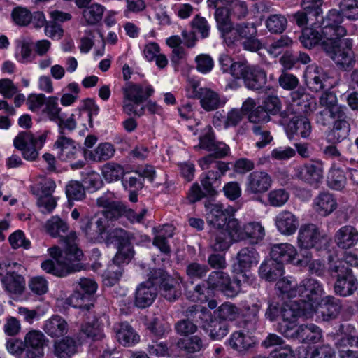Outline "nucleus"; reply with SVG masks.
<instances>
[{
    "label": "nucleus",
    "instance_id": "55",
    "mask_svg": "<svg viewBox=\"0 0 358 358\" xmlns=\"http://www.w3.org/2000/svg\"><path fill=\"white\" fill-rule=\"evenodd\" d=\"M209 268L206 264H200L196 262L187 264L185 273L188 278L192 280H201L204 278L208 272Z\"/></svg>",
    "mask_w": 358,
    "mask_h": 358
},
{
    "label": "nucleus",
    "instance_id": "47",
    "mask_svg": "<svg viewBox=\"0 0 358 358\" xmlns=\"http://www.w3.org/2000/svg\"><path fill=\"white\" fill-rule=\"evenodd\" d=\"M177 345L188 353L199 352L206 347L203 340L198 335L181 338L178 341Z\"/></svg>",
    "mask_w": 358,
    "mask_h": 358
},
{
    "label": "nucleus",
    "instance_id": "28",
    "mask_svg": "<svg viewBox=\"0 0 358 358\" xmlns=\"http://www.w3.org/2000/svg\"><path fill=\"white\" fill-rule=\"evenodd\" d=\"M305 78L308 87L317 92L324 88V83L328 78V75L322 68L311 65L306 70Z\"/></svg>",
    "mask_w": 358,
    "mask_h": 358
},
{
    "label": "nucleus",
    "instance_id": "45",
    "mask_svg": "<svg viewBox=\"0 0 358 358\" xmlns=\"http://www.w3.org/2000/svg\"><path fill=\"white\" fill-rule=\"evenodd\" d=\"M260 308L261 305L257 303L252 304V306L245 308V313L243 320V327L250 333H252L257 328L258 313Z\"/></svg>",
    "mask_w": 358,
    "mask_h": 358
},
{
    "label": "nucleus",
    "instance_id": "9",
    "mask_svg": "<svg viewBox=\"0 0 358 358\" xmlns=\"http://www.w3.org/2000/svg\"><path fill=\"white\" fill-rule=\"evenodd\" d=\"M150 280H152L155 286L160 287L161 294L168 301H173L181 295V287L178 280L169 275L162 269L150 271Z\"/></svg>",
    "mask_w": 358,
    "mask_h": 358
},
{
    "label": "nucleus",
    "instance_id": "23",
    "mask_svg": "<svg viewBox=\"0 0 358 358\" xmlns=\"http://www.w3.org/2000/svg\"><path fill=\"white\" fill-rule=\"evenodd\" d=\"M315 308L324 321H329L336 318L339 315L341 305L338 299L329 295L321 298Z\"/></svg>",
    "mask_w": 358,
    "mask_h": 358
},
{
    "label": "nucleus",
    "instance_id": "17",
    "mask_svg": "<svg viewBox=\"0 0 358 358\" xmlns=\"http://www.w3.org/2000/svg\"><path fill=\"white\" fill-rule=\"evenodd\" d=\"M272 184L271 177L265 171L250 173L245 180V192L248 194H262L267 192Z\"/></svg>",
    "mask_w": 358,
    "mask_h": 358
},
{
    "label": "nucleus",
    "instance_id": "54",
    "mask_svg": "<svg viewBox=\"0 0 358 358\" xmlns=\"http://www.w3.org/2000/svg\"><path fill=\"white\" fill-rule=\"evenodd\" d=\"M295 306L296 304H292L291 306H286L282 308V322H296L299 317L310 313V311L306 310L301 303L299 307L296 308Z\"/></svg>",
    "mask_w": 358,
    "mask_h": 358
},
{
    "label": "nucleus",
    "instance_id": "41",
    "mask_svg": "<svg viewBox=\"0 0 358 358\" xmlns=\"http://www.w3.org/2000/svg\"><path fill=\"white\" fill-rule=\"evenodd\" d=\"M322 338L321 329L314 324H301L298 340L301 343H317Z\"/></svg>",
    "mask_w": 358,
    "mask_h": 358
},
{
    "label": "nucleus",
    "instance_id": "44",
    "mask_svg": "<svg viewBox=\"0 0 358 358\" xmlns=\"http://www.w3.org/2000/svg\"><path fill=\"white\" fill-rule=\"evenodd\" d=\"M67 331L66 322L59 315L53 316L46 322V334L52 337L62 336Z\"/></svg>",
    "mask_w": 358,
    "mask_h": 358
},
{
    "label": "nucleus",
    "instance_id": "56",
    "mask_svg": "<svg viewBox=\"0 0 358 358\" xmlns=\"http://www.w3.org/2000/svg\"><path fill=\"white\" fill-rule=\"evenodd\" d=\"M215 134L211 126H206L202 131L199 136V143L194 146V149L198 148L203 149L207 151L213 150V146L216 143Z\"/></svg>",
    "mask_w": 358,
    "mask_h": 358
},
{
    "label": "nucleus",
    "instance_id": "27",
    "mask_svg": "<svg viewBox=\"0 0 358 358\" xmlns=\"http://www.w3.org/2000/svg\"><path fill=\"white\" fill-rule=\"evenodd\" d=\"M51 20L46 21V35L53 39H59L63 34L60 23L69 20L71 15L69 13L54 10L50 13Z\"/></svg>",
    "mask_w": 358,
    "mask_h": 358
},
{
    "label": "nucleus",
    "instance_id": "8",
    "mask_svg": "<svg viewBox=\"0 0 358 358\" xmlns=\"http://www.w3.org/2000/svg\"><path fill=\"white\" fill-rule=\"evenodd\" d=\"M235 79H241L246 88L258 91L264 87L267 81L266 71L259 66L251 65L243 61Z\"/></svg>",
    "mask_w": 358,
    "mask_h": 358
},
{
    "label": "nucleus",
    "instance_id": "26",
    "mask_svg": "<svg viewBox=\"0 0 358 358\" xmlns=\"http://www.w3.org/2000/svg\"><path fill=\"white\" fill-rule=\"evenodd\" d=\"M334 238L340 248H351L358 243V230L351 225L343 226L336 232Z\"/></svg>",
    "mask_w": 358,
    "mask_h": 358
},
{
    "label": "nucleus",
    "instance_id": "51",
    "mask_svg": "<svg viewBox=\"0 0 358 358\" xmlns=\"http://www.w3.org/2000/svg\"><path fill=\"white\" fill-rule=\"evenodd\" d=\"M328 273L336 280L341 279L352 273L350 267L347 266L346 262L341 259L331 261L329 264Z\"/></svg>",
    "mask_w": 358,
    "mask_h": 358
},
{
    "label": "nucleus",
    "instance_id": "31",
    "mask_svg": "<svg viewBox=\"0 0 358 358\" xmlns=\"http://www.w3.org/2000/svg\"><path fill=\"white\" fill-rule=\"evenodd\" d=\"M287 131L291 134L307 138L312 131L311 124L307 118L293 115L287 124Z\"/></svg>",
    "mask_w": 358,
    "mask_h": 358
},
{
    "label": "nucleus",
    "instance_id": "1",
    "mask_svg": "<svg viewBox=\"0 0 358 358\" xmlns=\"http://www.w3.org/2000/svg\"><path fill=\"white\" fill-rule=\"evenodd\" d=\"M64 241L66 245L64 256L62 255L59 248L55 246L48 250L51 259L46 260V272L59 277L84 269V265L80 262L83 253L78 248L76 233L71 231Z\"/></svg>",
    "mask_w": 358,
    "mask_h": 358
},
{
    "label": "nucleus",
    "instance_id": "43",
    "mask_svg": "<svg viewBox=\"0 0 358 358\" xmlns=\"http://www.w3.org/2000/svg\"><path fill=\"white\" fill-rule=\"evenodd\" d=\"M115 149L110 143H100L95 149L90 151V159L96 162L106 161L112 158L115 155Z\"/></svg>",
    "mask_w": 358,
    "mask_h": 358
},
{
    "label": "nucleus",
    "instance_id": "18",
    "mask_svg": "<svg viewBox=\"0 0 358 358\" xmlns=\"http://www.w3.org/2000/svg\"><path fill=\"white\" fill-rule=\"evenodd\" d=\"M103 220L100 217H83L80 222V229L87 239L92 242H100L106 231Z\"/></svg>",
    "mask_w": 358,
    "mask_h": 358
},
{
    "label": "nucleus",
    "instance_id": "63",
    "mask_svg": "<svg viewBox=\"0 0 358 358\" xmlns=\"http://www.w3.org/2000/svg\"><path fill=\"white\" fill-rule=\"evenodd\" d=\"M13 22L21 27H26L31 23L32 14L26 8L16 7L11 13Z\"/></svg>",
    "mask_w": 358,
    "mask_h": 358
},
{
    "label": "nucleus",
    "instance_id": "3",
    "mask_svg": "<svg viewBox=\"0 0 358 358\" xmlns=\"http://www.w3.org/2000/svg\"><path fill=\"white\" fill-rule=\"evenodd\" d=\"M58 101L56 96L46 99V118L58 126L59 136L55 142V146L62 148L71 144V138L64 136V130L73 131L76 128V122L73 114L66 118V115L62 113Z\"/></svg>",
    "mask_w": 358,
    "mask_h": 358
},
{
    "label": "nucleus",
    "instance_id": "6",
    "mask_svg": "<svg viewBox=\"0 0 358 358\" xmlns=\"http://www.w3.org/2000/svg\"><path fill=\"white\" fill-rule=\"evenodd\" d=\"M206 283L208 289L220 292L230 298L236 296L245 287L242 280L237 278L232 280L227 273L222 271H212Z\"/></svg>",
    "mask_w": 358,
    "mask_h": 358
},
{
    "label": "nucleus",
    "instance_id": "48",
    "mask_svg": "<svg viewBox=\"0 0 358 358\" xmlns=\"http://www.w3.org/2000/svg\"><path fill=\"white\" fill-rule=\"evenodd\" d=\"M275 287L282 297L289 299L297 297L298 285L292 277L280 279Z\"/></svg>",
    "mask_w": 358,
    "mask_h": 358
},
{
    "label": "nucleus",
    "instance_id": "60",
    "mask_svg": "<svg viewBox=\"0 0 358 358\" xmlns=\"http://www.w3.org/2000/svg\"><path fill=\"white\" fill-rule=\"evenodd\" d=\"M219 31L227 46H230L240 41L238 23L234 24L232 22L229 24V26L219 30Z\"/></svg>",
    "mask_w": 358,
    "mask_h": 358
},
{
    "label": "nucleus",
    "instance_id": "37",
    "mask_svg": "<svg viewBox=\"0 0 358 358\" xmlns=\"http://www.w3.org/2000/svg\"><path fill=\"white\" fill-rule=\"evenodd\" d=\"M243 241L248 240L252 245L262 241L265 236L264 227L258 222H250L243 226Z\"/></svg>",
    "mask_w": 358,
    "mask_h": 358
},
{
    "label": "nucleus",
    "instance_id": "25",
    "mask_svg": "<svg viewBox=\"0 0 358 358\" xmlns=\"http://www.w3.org/2000/svg\"><path fill=\"white\" fill-rule=\"evenodd\" d=\"M270 254L271 259L282 264V265L285 263L292 262L298 255L296 249L292 245L287 243L273 245Z\"/></svg>",
    "mask_w": 358,
    "mask_h": 358
},
{
    "label": "nucleus",
    "instance_id": "11",
    "mask_svg": "<svg viewBox=\"0 0 358 358\" xmlns=\"http://www.w3.org/2000/svg\"><path fill=\"white\" fill-rule=\"evenodd\" d=\"M43 136L35 138L31 133L22 131L14 138V147L20 150L27 160H35L38 155V150L43 147Z\"/></svg>",
    "mask_w": 358,
    "mask_h": 358
},
{
    "label": "nucleus",
    "instance_id": "12",
    "mask_svg": "<svg viewBox=\"0 0 358 358\" xmlns=\"http://www.w3.org/2000/svg\"><path fill=\"white\" fill-rule=\"evenodd\" d=\"M343 17L341 13L336 9L329 11L321 22V32L324 38L331 41L341 38L346 35V29L341 25Z\"/></svg>",
    "mask_w": 358,
    "mask_h": 358
},
{
    "label": "nucleus",
    "instance_id": "32",
    "mask_svg": "<svg viewBox=\"0 0 358 358\" xmlns=\"http://www.w3.org/2000/svg\"><path fill=\"white\" fill-rule=\"evenodd\" d=\"M201 107L206 111L214 110L222 106V102L218 94L208 88H200L198 92Z\"/></svg>",
    "mask_w": 358,
    "mask_h": 358
},
{
    "label": "nucleus",
    "instance_id": "24",
    "mask_svg": "<svg viewBox=\"0 0 358 358\" xmlns=\"http://www.w3.org/2000/svg\"><path fill=\"white\" fill-rule=\"evenodd\" d=\"M275 224L278 231L285 236L294 234L299 227L298 217L292 212L282 210L275 219Z\"/></svg>",
    "mask_w": 358,
    "mask_h": 358
},
{
    "label": "nucleus",
    "instance_id": "59",
    "mask_svg": "<svg viewBox=\"0 0 358 358\" xmlns=\"http://www.w3.org/2000/svg\"><path fill=\"white\" fill-rule=\"evenodd\" d=\"M208 332L212 340H221L229 332L228 324L224 321L212 320Z\"/></svg>",
    "mask_w": 358,
    "mask_h": 358
},
{
    "label": "nucleus",
    "instance_id": "53",
    "mask_svg": "<svg viewBox=\"0 0 358 358\" xmlns=\"http://www.w3.org/2000/svg\"><path fill=\"white\" fill-rule=\"evenodd\" d=\"M69 229L67 223L58 216H54L46 222V232L52 237L60 236Z\"/></svg>",
    "mask_w": 358,
    "mask_h": 358
},
{
    "label": "nucleus",
    "instance_id": "50",
    "mask_svg": "<svg viewBox=\"0 0 358 358\" xmlns=\"http://www.w3.org/2000/svg\"><path fill=\"white\" fill-rule=\"evenodd\" d=\"M103 12V6L94 3L83 10V16L87 24L94 25L101 20Z\"/></svg>",
    "mask_w": 358,
    "mask_h": 358
},
{
    "label": "nucleus",
    "instance_id": "35",
    "mask_svg": "<svg viewBox=\"0 0 358 358\" xmlns=\"http://www.w3.org/2000/svg\"><path fill=\"white\" fill-rule=\"evenodd\" d=\"M327 182L330 188L336 190L342 189L345 187L346 177L341 164L336 162L332 163L328 173Z\"/></svg>",
    "mask_w": 358,
    "mask_h": 358
},
{
    "label": "nucleus",
    "instance_id": "57",
    "mask_svg": "<svg viewBox=\"0 0 358 358\" xmlns=\"http://www.w3.org/2000/svg\"><path fill=\"white\" fill-rule=\"evenodd\" d=\"M218 62L220 69L223 73H229L234 78H236L238 73L237 69H240L243 61L234 62L229 55H221Z\"/></svg>",
    "mask_w": 358,
    "mask_h": 358
},
{
    "label": "nucleus",
    "instance_id": "64",
    "mask_svg": "<svg viewBox=\"0 0 358 358\" xmlns=\"http://www.w3.org/2000/svg\"><path fill=\"white\" fill-rule=\"evenodd\" d=\"M186 315L194 324H201L203 320H207L210 313L201 306L193 305L187 309Z\"/></svg>",
    "mask_w": 358,
    "mask_h": 358
},
{
    "label": "nucleus",
    "instance_id": "46",
    "mask_svg": "<svg viewBox=\"0 0 358 358\" xmlns=\"http://www.w3.org/2000/svg\"><path fill=\"white\" fill-rule=\"evenodd\" d=\"M101 171L103 178L108 182H116L125 174L124 167L115 162L106 163L103 166Z\"/></svg>",
    "mask_w": 358,
    "mask_h": 358
},
{
    "label": "nucleus",
    "instance_id": "10",
    "mask_svg": "<svg viewBox=\"0 0 358 358\" xmlns=\"http://www.w3.org/2000/svg\"><path fill=\"white\" fill-rule=\"evenodd\" d=\"M259 260V254L252 246L241 248L236 256V262L233 264V272L241 274L243 284L251 283L252 276L246 274L253 266H255Z\"/></svg>",
    "mask_w": 358,
    "mask_h": 358
},
{
    "label": "nucleus",
    "instance_id": "58",
    "mask_svg": "<svg viewBox=\"0 0 358 358\" xmlns=\"http://www.w3.org/2000/svg\"><path fill=\"white\" fill-rule=\"evenodd\" d=\"M251 129L255 136L256 147L263 148L273 141L271 132L265 127L255 124Z\"/></svg>",
    "mask_w": 358,
    "mask_h": 358
},
{
    "label": "nucleus",
    "instance_id": "7",
    "mask_svg": "<svg viewBox=\"0 0 358 358\" xmlns=\"http://www.w3.org/2000/svg\"><path fill=\"white\" fill-rule=\"evenodd\" d=\"M324 293L322 283L315 278H306L298 284V302L310 312L315 309Z\"/></svg>",
    "mask_w": 358,
    "mask_h": 358
},
{
    "label": "nucleus",
    "instance_id": "13",
    "mask_svg": "<svg viewBox=\"0 0 358 358\" xmlns=\"http://www.w3.org/2000/svg\"><path fill=\"white\" fill-rule=\"evenodd\" d=\"M319 103L324 109L317 115V122L322 126L329 124L328 117L348 111L345 106L339 105L336 95L332 92H324L320 97Z\"/></svg>",
    "mask_w": 358,
    "mask_h": 358
},
{
    "label": "nucleus",
    "instance_id": "22",
    "mask_svg": "<svg viewBox=\"0 0 358 358\" xmlns=\"http://www.w3.org/2000/svg\"><path fill=\"white\" fill-rule=\"evenodd\" d=\"M45 336L38 330H31L24 336L27 358H43Z\"/></svg>",
    "mask_w": 358,
    "mask_h": 358
},
{
    "label": "nucleus",
    "instance_id": "34",
    "mask_svg": "<svg viewBox=\"0 0 358 358\" xmlns=\"http://www.w3.org/2000/svg\"><path fill=\"white\" fill-rule=\"evenodd\" d=\"M334 292L341 296L352 295L358 288V281L352 273L343 278L338 279L334 283Z\"/></svg>",
    "mask_w": 358,
    "mask_h": 358
},
{
    "label": "nucleus",
    "instance_id": "4",
    "mask_svg": "<svg viewBox=\"0 0 358 358\" xmlns=\"http://www.w3.org/2000/svg\"><path fill=\"white\" fill-rule=\"evenodd\" d=\"M123 110L128 115L141 116L144 113L145 107L139 109L137 106L145 101L153 93L154 89L150 85H142L127 83L122 88Z\"/></svg>",
    "mask_w": 358,
    "mask_h": 358
},
{
    "label": "nucleus",
    "instance_id": "52",
    "mask_svg": "<svg viewBox=\"0 0 358 358\" xmlns=\"http://www.w3.org/2000/svg\"><path fill=\"white\" fill-rule=\"evenodd\" d=\"M66 194L69 201H81L85 197V189L78 180H71L66 185Z\"/></svg>",
    "mask_w": 358,
    "mask_h": 358
},
{
    "label": "nucleus",
    "instance_id": "36",
    "mask_svg": "<svg viewBox=\"0 0 358 358\" xmlns=\"http://www.w3.org/2000/svg\"><path fill=\"white\" fill-rule=\"evenodd\" d=\"M299 41L304 48L311 49L317 45H320L322 48L323 42L328 40L324 38L321 29L307 27L303 30Z\"/></svg>",
    "mask_w": 358,
    "mask_h": 358
},
{
    "label": "nucleus",
    "instance_id": "42",
    "mask_svg": "<svg viewBox=\"0 0 358 358\" xmlns=\"http://www.w3.org/2000/svg\"><path fill=\"white\" fill-rule=\"evenodd\" d=\"M158 233L159 234L156 235L153 239V245L158 248L162 253L169 255L171 253V248L167 238H171L173 235L172 227L164 225L158 230Z\"/></svg>",
    "mask_w": 358,
    "mask_h": 358
},
{
    "label": "nucleus",
    "instance_id": "62",
    "mask_svg": "<svg viewBox=\"0 0 358 358\" xmlns=\"http://www.w3.org/2000/svg\"><path fill=\"white\" fill-rule=\"evenodd\" d=\"M340 8L343 17L350 20H358V0H343Z\"/></svg>",
    "mask_w": 358,
    "mask_h": 358
},
{
    "label": "nucleus",
    "instance_id": "21",
    "mask_svg": "<svg viewBox=\"0 0 358 358\" xmlns=\"http://www.w3.org/2000/svg\"><path fill=\"white\" fill-rule=\"evenodd\" d=\"M322 238L319 228L314 224H303L298 233V245L301 248H313Z\"/></svg>",
    "mask_w": 358,
    "mask_h": 358
},
{
    "label": "nucleus",
    "instance_id": "14",
    "mask_svg": "<svg viewBox=\"0 0 358 358\" xmlns=\"http://www.w3.org/2000/svg\"><path fill=\"white\" fill-rule=\"evenodd\" d=\"M215 169H210L201 176V183L206 194L214 196L220 186L221 178L229 170V164L224 162H215Z\"/></svg>",
    "mask_w": 358,
    "mask_h": 358
},
{
    "label": "nucleus",
    "instance_id": "2",
    "mask_svg": "<svg viewBox=\"0 0 358 358\" xmlns=\"http://www.w3.org/2000/svg\"><path fill=\"white\" fill-rule=\"evenodd\" d=\"M132 234L121 228H115L110 231L108 241L115 243L117 246V252L113 259V265L109 267V278L114 284L122 276L123 269L121 264H128L134 255V250L131 245Z\"/></svg>",
    "mask_w": 358,
    "mask_h": 358
},
{
    "label": "nucleus",
    "instance_id": "39",
    "mask_svg": "<svg viewBox=\"0 0 358 358\" xmlns=\"http://www.w3.org/2000/svg\"><path fill=\"white\" fill-rule=\"evenodd\" d=\"M116 336L119 343L124 346L133 345L139 339V336L127 322L118 325L116 328Z\"/></svg>",
    "mask_w": 358,
    "mask_h": 358
},
{
    "label": "nucleus",
    "instance_id": "20",
    "mask_svg": "<svg viewBox=\"0 0 358 358\" xmlns=\"http://www.w3.org/2000/svg\"><path fill=\"white\" fill-rule=\"evenodd\" d=\"M157 296V289L152 280H148L141 283L135 292L134 304L139 308H145L154 302Z\"/></svg>",
    "mask_w": 358,
    "mask_h": 358
},
{
    "label": "nucleus",
    "instance_id": "16",
    "mask_svg": "<svg viewBox=\"0 0 358 358\" xmlns=\"http://www.w3.org/2000/svg\"><path fill=\"white\" fill-rule=\"evenodd\" d=\"M334 120L333 127L327 135L329 142L333 144L338 143L345 140L350 131V117L348 115V111H344L335 116L329 117Z\"/></svg>",
    "mask_w": 358,
    "mask_h": 358
},
{
    "label": "nucleus",
    "instance_id": "29",
    "mask_svg": "<svg viewBox=\"0 0 358 358\" xmlns=\"http://www.w3.org/2000/svg\"><path fill=\"white\" fill-rule=\"evenodd\" d=\"M258 273L261 278L268 282H273L284 274V266L269 259L261 264Z\"/></svg>",
    "mask_w": 358,
    "mask_h": 358
},
{
    "label": "nucleus",
    "instance_id": "49",
    "mask_svg": "<svg viewBox=\"0 0 358 358\" xmlns=\"http://www.w3.org/2000/svg\"><path fill=\"white\" fill-rule=\"evenodd\" d=\"M265 26L271 34H281L287 28V20L281 14H272L266 18Z\"/></svg>",
    "mask_w": 358,
    "mask_h": 358
},
{
    "label": "nucleus",
    "instance_id": "38",
    "mask_svg": "<svg viewBox=\"0 0 358 358\" xmlns=\"http://www.w3.org/2000/svg\"><path fill=\"white\" fill-rule=\"evenodd\" d=\"M78 344L71 337L66 336L55 343V355L59 358H69L77 352Z\"/></svg>",
    "mask_w": 358,
    "mask_h": 358
},
{
    "label": "nucleus",
    "instance_id": "19",
    "mask_svg": "<svg viewBox=\"0 0 358 358\" xmlns=\"http://www.w3.org/2000/svg\"><path fill=\"white\" fill-rule=\"evenodd\" d=\"M206 208V221L208 224L215 229L224 228L231 209H227L220 203H208L205 204Z\"/></svg>",
    "mask_w": 358,
    "mask_h": 358
},
{
    "label": "nucleus",
    "instance_id": "15",
    "mask_svg": "<svg viewBox=\"0 0 358 358\" xmlns=\"http://www.w3.org/2000/svg\"><path fill=\"white\" fill-rule=\"evenodd\" d=\"M323 171V163L321 161H311L296 167L295 176L306 183L314 185L322 181Z\"/></svg>",
    "mask_w": 358,
    "mask_h": 358
},
{
    "label": "nucleus",
    "instance_id": "5",
    "mask_svg": "<svg viewBox=\"0 0 358 358\" xmlns=\"http://www.w3.org/2000/svg\"><path fill=\"white\" fill-rule=\"evenodd\" d=\"M352 48V42L350 38L325 41L322 43V49L344 70L352 67L355 62Z\"/></svg>",
    "mask_w": 358,
    "mask_h": 358
},
{
    "label": "nucleus",
    "instance_id": "30",
    "mask_svg": "<svg viewBox=\"0 0 358 358\" xmlns=\"http://www.w3.org/2000/svg\"><path fill=\"white\" fill-rule=\"evenodd\" d=\"M337 203L333 195L327 192H320L313 200L314 210L322 216H327L336 208Z\"/></svg>",
    "mask_w": 358,
    "mask_h": 358
},
{
    "label": "nucleus",
    "instance_id": "40",
    "mask_svg": "<svg viewBox=\"0 0 358 358\" xmlns=\"http://www.w3.org/2000/svg\"><path fill=\"white\" fill-rule=\"evenodd\" d=\"M229 344L233 349L243 352L252 348L255 344V341L254 338L245 335L241 331H236L231 335Z\"/></svg>",
    "mask_w": 358,
    "mask_h": 358
},
{
    "label": "nucleus",
    "instance_id": "33",
    "mask_svg": "<svg viewBox=\"0 0 358 358\" xmlns=\"http://www.w3.org/2000/svg\"><path fill=\"white\" fill-rule=\"evenodd\" d=\"M1 281L5 289L9 293L21 294L25 287L24 278L14 271L8 272Z\"/></svg>",
    "mask_w": 358,
    "mask_h": 358
},
{
    "label": "nucleus",
    "instance_id": "61",
    "mask_svg": "<svg viewBox=\"0 0 358 358\" xmlns=\"http://www.w3.org/2000/svg\"><path fill=\"white\" fill-rule=\"evenodd\" d=\"M222 320H234L238 315V308L231 303H224L215 311Z\"/></svg>",
    "mask_w": 358,
    "mask_h": 358
}]
</instances>
